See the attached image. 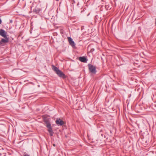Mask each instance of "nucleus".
Instances as JSON below:
<instances>
[{
  "instance_id": "f257e3e1",
  "label": "nucleus",
  "mask_w": 156,
  "mask_h": 156,
  "mask_svg": "<svg viewBox=\"0 0 156 156\" xmlns=\"http://www.w3.org/2000/svg\"><path fill=\"white\" fill-rule=\"evenodd\" d=\"M52 68L53 70L56 73L59 77L63 79L65 78L66 77L65 75L55 66L54 65L52 66Z\"/></svg>"
},
{
  "instance_id": "f03ea898",
  "label": "nucleus",
  "mask_w": 156,
  "mask_h": 156,
  "mask_svg": "<svg viewBox=\"0 0 156 156\" xmlns=\"http://www.w3.org/2000/svg\"><path fill=\"white\" fill-rule=\"evenodd\" d=\"M44 122L45 123V125L48 128V131L49 133L50 136L53 135L54 132L53 131L52 128L51 127V124L48 120L44 119Z\"/></svg>"
},
{
  "instance_id": "7ed1b4c3",
  "label": "nucleus",
  "mask_w": 156,
  "mask_h": 156,
  "mask_svg": "<svg viewBox=\"0 0 156 156\" xmlns=\"http://www.w3.org/2000/svg\"><path fill=\"white\" fill-rule=\"evenodd\" d=\"M88 66L89 72L93 74H95L97 72L96 67L91 64H88Z\"/></svg>"
},
{
  "instance_id": "20e7f679",
  "label": "nucleus",
  "mask_w": 156,
  "mask_h": 156,
  "mask_svg": "<svg viewBox=\"0 0 156 156\" xmlns=\"http://www.w3.org/2000/svg\"><path fill=\"white\" fill-rule=\"evenodd\" d=\"M41 10V8L36 6L35 8L33 9V12L37 14H39Z\"/></svg>"
},
{
  "instance_id": "39448f33",
  "label": "nucleus",
  "mask_w": 156,
  "mask_h": 156,
  "mask_svg": "<svg viewBox=\"0 0 156 156\" xmlns=\"http://www.w3.org/2000/svg\"><path fill=\"white\" fill-rule=\"evenodd\" d=\"M55 123L58 126H62L64 123V122L60 118H57L55 121Z\"/></svg>"
},
{
  "instance_id": "423d86ee",
  "label": "nucleus",
  "mask_w": 156,
  "mask_h": 156,
  "mask_svg": "<svg viewBox=\"0 0 156 156\" xmlns=\"http://www.w3.org/2000/svg\"><path fill=\"white\" fill-rule=\"evenodd\" d=\"M68 40L69 44L73 47H75V44L74 41H73V39L71 37H68Z\"/></svg>"
},
{
  "instance_id": "0eeeda50",
  "label": "nucleus",
  "mask_w": 156,
  "mask_h": 156,
  "mask_svg": "<svg viewBox=\"0 0 156 156\" xmlns=\"http://www.w3.org/2000/svg\"><path fill=\"white\" fill-rule=\"evenodd\" d=\"M7 33L5 31L2 29H0V35L3 37L5 38L7 37L6 34Z\"/></svg>"
},
{
  "instance_id": "6e6552de",
  "label": "nucleus",
  "mask_w": 156,
  "mask_h": 156,
  "mask_svg": "<svg viewBox=\"0 0 156 156\" xmlns=\"http://www.w3.org/2000/svg\"><path fill=\"white\" fill-rule=\"evenodd\" d=\"M79 60L82 62L86 63L87 61V58L84 56L80 57L79 58Z\"/></svg>"
},
{
  "instance_id": "1a4fd4ad",
  "label": "nucleus",
  "mask_w": 156,
  "mask_h": 156,
  "mask_svg": "<svg viewBox=\"0 0 156 156\" xmlns=\"http://www.w3.org/2000/svg\"><path fill=\"white\" fill-rule=\"evenodd\" d=\"M9 42V38L6 37L5 39L2 38L0 41V45L2 44L3 43H5Z\"/></svg>"
},
{
  "instance_id": "9d476101",
  "label": "nucleus",
  "mask_w": 156,
  "mask_h": 156,
  "mask_svg": "<svg viewBox=\"0 0 156 156\" xmlns=\"http://www.w3.org/2000/svg\"><path fill=\"white\" fill-rule=\"evenodd\" d=\"M94 51V48H92L91 49L90 51L91 52H93Z\"/></svg>"
},
{
  "instance_id": "9b49d317",
  "label": "nucleus",
  "mask_w": 156,
  "mask_h": 156,
  "mask_svg": "<svg viewBox=\"0 0 156 156\" xmlns=\"http://www.w3.org/2000/svg\"><path fill=\"white\" fill-rule=\"evenodd\" d=\"M53 146L54 147H55V144H53Z\"/></svg>"
},
{
  "instance_id": "f8f14e48",
  "label": "nucleus",
  "mask_w": 156,
  "mask_h": 156,
  "mask_svg": "<svg viewBox=\"0 0 156 156\" xmlns=\"http://www.w3.org/2000/svg\"><path fill=\"white\" fill-rule=\"evenodd\" d=\"M10 22L11 23H12V20H10Z\"/></svg>"
},
{
  "instance_id": "ddd939ff",
  "label": "nucleus",
  "mask_w": 156,
  "mask_h": 156,
  "mask_svg": "<svg viewBox=\"0 0 156 156\" xmlns=\"http://www.w3.org/2000/svg\"><path fill=\"white\" fill-rule=\"evenodd\" d=\"M56 1H58L59 0H56Z\"/></svg>"
}]
</instances>
